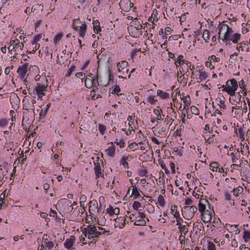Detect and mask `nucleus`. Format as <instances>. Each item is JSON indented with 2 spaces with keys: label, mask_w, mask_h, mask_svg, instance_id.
I'll use <instances>...</instances> for the list:
<instances>
[{
  "label": "nucleus",
  "mask_w": 250,
  "mask_h": 250,
  "mask_svg": "<svg viewBox=\"0 0 250 250\" xmlns=\"http://www.w3.org/2000/svg\"><path fill=\"white\" fill-rule=\"evenodd\" d=\"M139 144H141V142H139L138 144H137L136 143H133L132 144H131L130 145H129V149L132 150V151H134L135 150H136L138 148V145Z\"/></svg>",
  "instance_id": "c9c22d12"
},
{
  "label": "nucleus",
  "mask_w": 250,
  "mask_h": 250,
  "mask_svg": "<svg viewBox=\"0 0 250 250\" xmlns=\"http://www.w3.org/2000/svg\"><path fill=\"white\" fill-rule=\"evenodd\" d=\"M115 143L119 146L120 147H123L125 144L124 140L123 139H121L120 140H118V139H116Z\"/></svg>",
  "instance_id": "603ef678"
},
{
  "label": "nucleus",
  "mask_w": 250,
  "mask_h": 250,
  "mask_svg": "<svg viewBox=\"0 0 250 250\" xmlns=\"http://www.w3.org/2000/svg\"><path fill=\"white\" fill-rule=\"evenodd\" d=\"M89 212L90 214H94L96 209H97L98 212L101 210V207L98 208V204L96 200L90 201L89 203Z\"/></svg>",
  "instance_id": "6e6552de"
},
{
  "label": "nucleus",
  "mask_w": 250,
  "mask_h": 250,
  "mask_svg": "<svg viewBox=\"0 0 250 250\" xmlns=\"http://www.w3.org/2000/svg\"><path fill=\"white\" fill-rule=\"evenodd\" d=\"M230 156L231 157V161L232 163H235L236 160H238L240 158V155L238 154V156H235V154L233 152H231L230 154Z\"/></svg>",
  "instance_id": "a18cd8bd"
},
{
  "label": "nucleus",
  "mask_w": 250,
  "mask_h": 250,
  "mask_svg": "<svg viewBox=\"0 0 250 250\" xmlns=\"http://www.w3.org/2000/svg\"><path fill=\"white\" fill-rule=\"evenodd\" d=\"M243 239L245 241H248L250 239V231H248L247 230H244V234L243 236Z\"/></svg>",
  "instance_id": "e433bc0d"
},
{
  "label": "nucleus",
  "mask_w": 250,
  "mask_h": 250,
  "mask_svg": "<svg viewBox=\"0 0 250 250\" xmlns=\"http://www.w3.org/2000/svg\"><path fill=\"white\" fill-rule=\"evenodd\" d=\"M119 5L122 10L127 12L130 10L133 4L130 2V0H121L119 3Z\"/></svg>",
  "instance_id": "0eeeda50"
},
{
  "label": "nucleus",
  "mask_w": 250,
  "mask_h": 250,
  "mask_svg": "<svg viewBox=\"0 0 250 250\" xmlns=\"http://www.w3.org/2000/svg\"><path fill=\"white\" fill-rule=\"evenodd\" d=\"M199 72L200 73V75H199L200 80H201V81L205 80L208 77L207 74L205 72H202L201 70H199Z\"/></svg>",
  "instance_id": "ea45409f"
},
{
  "label": "nucleus",
  "mask_w": 250,
  "mask_h": 250,
  "mask_svg": "<svg viewBox=\"0 0 250 250\" xmlns=\"http://www.w3.org/2000/svg\"><path fill=\"white\" fill-rule=\"evenodd\" d=\"M224 196H225V200H228V201H230L231 200V194L228 191H225L224 192Z\"/></svg>",
  "instance_id": "6e6d98bb"
},
{
  "label": "nucleus",
  "mask_w": 250,
  "mask_h": 250,
  "mask_svg": "<svg viewBox=\"0 0 250 250\" xmlns=\"http://www.w3.org/2000/svg\"><path fill=\"white\" fill-rule=\"evenodd\" d=\"M76 66L74 65H72L70 66V67L68 69L67 73L65 74V77H69L72 73L75 70Z\"/></svg>",
  "instance_id": "f704fd0d"
},
{
  "label": "nucleus",
  "mask_w": 250,
  "mask_h": 250,
  "mask_svg": "<svg viewBox=\"0 0 250 250\" xmlns=\"http://www.w3.org/2000/svg\"><path fill=\"white\" fill-rule=\"evenodd\" d=\"M131 222H133L135 220L140 219L141 218V211H134L129 217Z\"/></svg>",
  "instance_id": "aec40b11"
},
{
  "label": "nucleus",
  "mask_w": 250,
  "mask_h": 250,
  "mask_svg": "<svg viewBox=\"0 0 250 250\" xmlns=\"http://www.w3.org/2000/svg\"><path fill=\"white\" fill-rule=\"evenodd\" d=\"M115 221L116 222H118L119 221L123 222L122 224L119 226L120 229H122L124 227L125 225V218L123 217H121L119 218H117L114 219Z\"/></svg>",
  "instance_id": "72a5a7b5"
},
{
  "label": "nucleus",
  "mask_w": 250,
  "mask_h": 250,
  "mask_svg": "<svg viewBox=\"0 0 250 250\" xmlns=\"http://www.w3.org/2000/svg\"><path fill=\"white\" fill-rule=\"evenodd\" d=\"M113 210L114 208L111 206H109V207L107 208L106 209L107 213H108L110 216L113 215Z\"/></svg>",
  "instance_id": "052dcab7"
},
{
  "label": "nucleus",
  "mask_w": 250,
  "mask_h": 250,
  "mask_svg": "<svg viewBox=\"0 0 250 250\" xmlns=\"http://www.w3.org/2000/svg\"><path fill=\"white\" fill-rule=\"evenodd\" d=\"M202 37L206 42H207L210 37V32L209 30L205 29L203 33Z\"/></svg>",
  "instance_id": "c85d7f7f"
},
{
  "label": "nucleus",
  "mask_w": 250,
  "mask_h": 250,
  "mask_svg": "<svg viewBox=\"0 0 250 250\" xmlns=\"http://www.w3.org/2000/svg\"><path fill=\"white\" fill-rule=\"evenodd\" d=\"M141 207V204L135 201L133 204V208L134 211H139L138 208Z\"/></svg>",
  "instance_id": "09e8293b"
},
{
  "label": "nucleus",
  "mask_w": 250,
  "mask_h": 250,
  "mask_svg": "<svg viewBox=\"0 0 250 250\" xmlns=\"http://www.w3.org/2000/svg\"><path fill=\"white\" fill-rule=\"evenodd\" d=\"M75 241V237L71 236L69 239H67L64 243V246L65 248L70 250Z\"/></svg>",
  "instance_id": "a211bd4d"
},
{
  "label": "nucleus",
  "mask_w": 250,
  "mask_h": 250,
  "mask_svg": "<svg viewBox=\"0 0 250 250\" xmlns=\"http://www.w3.org/2000/svg\"><path fill=\"white\" fill-rule=\"evenodd\" d=\"M243 189L242 187H238L236 189L234 188L231 191V193H233L234 196L237 197L243 192Z\"/></svg>",
  "instance_id": "b1692460"
},
{
  "label": "nucleus",
  "mask_w": 250,
  "mask_h": 250,
  "mask_svg": "<svg viewBox=\"0 0 250 250\" xmlns=\"http://www.w3.org/2000/svg\"><path fill=\"white\" fill-rule=\"evenodd\" d=\"M209 166L210 167L212 168V169H211L212 171H217V168H218L219 164L217 162H211Z\"/></svg>",
  "instance_id": "58836bf2"
},
{
  "label": "nucleus",
  "mask_w": 250,
  "mask_h": 250,
  "mask_svg": "<svg viewBox=\"0 0 250 250\" xmlns=\"http://www.w3.org/2000/svg\"><path fill=\"white\" fill-rule=\"evenodd\" d=\"M34 45H35V46L33 47V50L29 52L30 53H34L40 47L39 43H35Z\"/></svg>",
  "instance_id": "680f3d73"
},
{
  "label": "nucleus",
  "mask_w": 250,
  "mask_h": 250,
  "mask_svg": "<svg viewBox=\"0 0 250 250\" xmlns=\"http://www.w3.org/2000/svg\"><path fill=\"white\" fill-rule=\"evenodd\" d=\"M94 169L96 178H99L100 176L103 177L104 176V173L102 172L100 164L99 162H94Z\"/></svg>",
  "instance_id": "dca6fc26"
},
{
  "label": "nucleus",
  "mask_w": 250,
  "mask_h": 250,
  "mask_svg": "<svg viewBox=\"0 0 250 250\" xmlns=\"http://www.w3.org/2000/svg\"><path fill=\"white\" fill-rule=\"evenodd\" d=\"M183 56L182 55H180L178 56V58L176 59L175 61V64L176 65V66H180L181 64V62H183V63L186 64L187 66L186 69L188 71V63H190V62H188V61H186L183 60Z\"/></svg>",
  "instance_id": "ddd939ff"
},
{
  "label": "nucleus",
  "mask_w": 250,
  "mask_h": 250,
  "mask_svg": "<svg viewBox=\"0 0 250 250\" xmlns=\"http://www.w3.org/2000/svg\"><path fill=\"white\" fill-rule=\"evenodd\" d=\"M198 209L200 213L203 212L206 209V206L203 205L200 203L198 204Z\"/></svg>",
  "instance_id": "8fccbe9b"
},
{
  "label": "nucleus",
  "mask_w": 250,
  "mask_h": 250,
  "mask_svg": "<svg viewBox=\"0 0 250 250\" xmlns=\"http://www.w3.org/2000/svg\"><path fill=\"white\" fill-rule=\"evenodd\" d=\"M178 229L181 234H183V235H186L188 231V229L185 225H180L179 226Z\"/></svg>",
  "instance_id": "c756f323"
},
{
  "label": "nucleus",
  "mask_w": 250,
  "mask_h": 250,
  "mask_svg": "<svg viewBox=\"0 0 250 250\" xmlns=\"http://www.w3.org/2000/svg\"><path fill=\"white\" fill-rule=\"evenodd\" d=\"M159 164L161 166V167L165 170L166 174H168L169 173V171L166 165L164 164L163 161L159 162Z\"/></svg>",
  "instance_id": "de8ad7c7"
},
{
  "label": "nucleus",
  "mask_w": 250,
  "mask_h": 250,
  "mask_svg": "<svg viewBox=\"0 0 250 250\" xmlns=\"http://www.w3.org/2000/svg\"><path fill=\"white\" fill-rule=\"evenodd\" d=\"M161 111L159 109H153V113L155 115L157 116L156 119L157 120H161Z\"/></svg>",
  "instance_id": "a19ab883"
},
{
  "label": "nucleus",
  "mask_w": 250,
  "mask_h": 250,
  "mask_svg": "<svg viewBox=\"0 0 250 250\" xmlns=\"http://www.w3.org/2000/svg\"><path fill=\"white\" fill-rule=\"evenodd\" d=\"M197 208L195 206H185L182 209V214L183 217L187 220H190L194 215V213L197 211Z\"/></svg>",
  "instance_id": "20e7f679"
},
{
  "label": "nucleus",
  "mask_w": 250,
  "mask_h": 250,
  "mask_svg": "<svg viewBox=\"0 0 250 250\" xmlns=\"http://www.w3.org/2000/svg\"><path fill=\"white\" fill-rule=\"evenodd\" d=\"M19 39H15L10 42V43L12 44L15 48H18V45L20 44Z\"/></svg>",
  "instance_id": "4c0bfd02"
},
{
  "label": "nucleus",
  "mask_w": 250,
  "mask_h": 250,
  "mask_svg": "<svg viewBox=\"0 0 250 250\" xmlns=\"http://www.w3.org/2000/svg\"><path fill=\"white\" fill-rule=\"evenodd\" d=\"M120 164L124 166L125 167L128 165L127 162L126 161V160L125 159V158H122V159L121 160Z\"/></svg>",
  "instance_id": "774afa93"
},
{
  "label": "nucleus",
  "mask_w": 250,
  "mask_h": 250,
  "mask_svg": "<svg viewBox=\"0 0 250 250\" xmlns=\"http://www.w3.org/2000/svg\"><path fill=\"white\" fill-rule=\"evenodd\" d=\"M98 128L101 134L104 135L106 130V126L103 125L99 124L98 125Z\"/></svg>",
  "instance_id": "79ce46f5"
},
{
  "label": "nucleus",
  "mask_w": 250,
  "mask_h": 250,
  "mask_svg": "<svg viewBox=\"0 0 250 250\" xmlns=\"http://www.w3.org/2000/svg\"><path fill=\"white\" fill-rule=\"evenodd\" d=\"M158 201L159 205L161 207H164L165 206V200L163 196L159 195L158 198Z\"/></svg>",
  "instance_id": "49530a36"
},
{
  "label": "nucleus",
  "mask_w": 250,
  "mask_h": 250,
  "mask_svg": "<svg viewBox=\"0 0 250 250\" xmlns=\"http://www.w3.org/2000/svg\"><path fill=\"white\" fill-rule=\"evenodd\" d=\"M59 202L62 203L64 205L67 206V207L65 208V211L66 213H69L72 211L73 207V205H69V204L71 203V202L70 200L67 199H62L60 200Z\"/></svg>",
  "instance_id": "4468645a"
},
{
  "label": "nucleus",
  "mask_w": 250,
  "mask_h": 250,
  "mask_svg": "<svg viewBox=\"0 0 250 250\" xmlns=\"http://www.w3.org/2000/svg\"><path fill=\"white\" fill-rule=\"evenodd\" d=\"M111 146H108V147L105 150L107 154L110 157H113L115 154V147L114 145H113V142H111Z\"/></svg>",
  "instance_id": "412c9836"
},
{
  "label": "nucleus",
  "mask_w": 250,
  "mask_h": 250,
  "mask_svg": "<svg viewBox=\"0 0 250 250\" xmlns=\"http://www.w3.org/2000/svg\"><path fill=\"white\" fill-rule=\"evenodd\" d=\"M236 90H234L233 88H231L230 86L228 87L227 89H225V91L227 92L228 94L230 95L231 96H236V94L235 91Z\"/></svg>",
  "instance_id": "2f4dec72"
},
{
  "label": "nucleus",
  "mask_w": 250,
  "mask_h": 250,
  "mask_svg": "<svg viewBox=\"0 0 250 250\" xmlns=\"http://www.w3.org/2000/svg\"><path fill=\"white\" fill-rule=\"evenodd\" d=\"M230 83L231 85V88L234 89V90H237L238 87V83L236 80L234 79H232L230 80Z\"/></svg>",
  "instance_id": "473e14b6"
},
{
  "label": "nucleus",
  "mask_w": 250,
  "mask_h": 250,
  "mask_svg": "<svg viewBox=\"0 0 250 250\" xmlns=\"http://www.w3.org/2000/svg\"><path fill=\"white\" fill-rule=\"evenodd\" d=\"M93 29L94 32L96 34L98 33L99 31H101V28L100 27L99 21H93Z\"/></svg>",
  "instance_id": "a878e982"
},
{
  "label": "nucleus",
  "mask_w": 250,
  "mask_h": 250,
  "mask_svg": "<svg viewBox=\"0 0 250 250\" xmlns=\"http://www.w3.org/2000/svg\"><path fill=\"white\" fill-rule=\"evenodd\" d=\"M41 38H42L41 35L39 34V35H36L34 37V38L32 41V44H34L35 43H38L37 42H39L41 40Z\"/></svg>",
  "instance_id": "5fc2aeb1"
},
{
  "label": "nucleus",
  "mask_w": 250,
  "mask_h": 250,
  "mask_svg": "<svg viewBox=\"0 0 250 250\" xmlns=\"http://www.w3.org/2000/svg\"><path fill=\"white\" fill-rule=\"evenodd\" d=\"M78 20V19H75L73 20V27L74 29L76 31H79V35L80 37L82 38H83L85 36L86 31V25L84 21H83L81 26L79 27L75 25V22L77 21Z\"/></svg>",
  "instance_id": "423d86ee"
},
{
  "label": "nucleus",
  "mask_w": 250,
  "mask_h": 250,
  "mask_svg": "<svg viewBox=\"0 0 250 250\" xmlns=\"http://www.w3.org/2000/svg\"><path fill=\"white\" fill-rule=\"evenodd\" d=\"M8 124V120L6 119H2L0 120V126L4 127Z\"/></svg>",
  "instance_id": "13d9d810"
},
{
  "label": "nucleus",
  "mask_w": 250,
  "mask_h": 250,
  "mask_svg": "<svg viewBox=\"0 0 250 250\" xmlns=\"http://www.w3.org/2000/svg\"><path fill=\"white\" fill-rule=\"evenodd\" d=\"M233 31L232 28L229 26L228 30H227V33H224L223 35L222 41L224 42L225 40L229 38L233 33Z\"/></svg>",
  "instance_id": "393cba45"
},
{
  "label": "nucleus",
  "mask_w": 250,
  "mask_h": 250,
  "mask_svg": "<svg viewBox=\"0 0 250 250\" xmlns=\"http://www.w3.org/2000/svg\"><path fill=\"white\" fill-rule=\"evenodd\" d=\"M22 103L23 109L26 110H34V105L32 104V103H30V101H29V98H26V97H25L22 100Z\"/></svg>",
  "instance_id": "9d476101"
},
{
  "label": "nucleus",
  "mask_w": 250,
  "mask_h": 250,
  "mask_svg": "<svg viewBox=\"0 0 250 250\" xmlns=\"http://www.w3.org/2000/svg\"><path fill=\"white\" fill-rule=\"evenodd\" d=\"M241 35L239 33H235L232 36L225 40V41H231L234 43H236L240 40Z\"/></svg>",
  "instance_id": "6ab92c4d"
},
{
  "label": "nucleus",
  "mask_w": 250,
  "mask_h": 250,
  "mask_svg": "<svg viewBox=\"0 0 250 250\" xmlns=\"http://www.w3.org/2000/svg\"><path fill=\"white\" fill-rule=\"evenodd\" d=\"M130 181L132 184L131 187L132 188L131 195L134 196V198H136L140 195L139 192L138 191L136 186L133 185L134 184L132 183L133 180L131 179H130Z\"/></svg>",
  "instance_id": "4be33fe9"
},
{
  "label": "nucleus",
  "mask_w": 250,
  "mask_h": 250,
  "mask_svg": "<svg viewBox=\"0 0 250 250\" xmlns=\"http://www.w3.org/2000/svg\"><path fill=\"white\" fill-rule=\"evenodd\" d=\"M47 80L44 77L41 78V82H38L36 83L34 91L38 97V99L42 100V97L45 95L47 91Z\"/></svg>",
  "instance_id": "f257e3e1"
},
{
  "label": "nucleus",
  "mask_w": 250,
  "mask_h": 250,
  "mask_svg": "<svg viewBox=\"0 0 250 250\" xmlns=\"http://www.w3.org/2000/svg\"><path fill=\"white\" fill-rule=\"evenodd\" d=\"M128 62L126 61H123L119 62L117 64L118 70L123 76L120 75L119 78H123L124 76H126L128 73V69L127 68Z\"/></svg>",
  "instance_id": "39448f33"
},
{
  "label": "nucleus",
  "mask_w": 250,
  "mask_h": 250,
  "mask_svg": "<svg viewBox=\"0 0 250 250\" xmlns=\"http://www.w3.org/2000/svg\"><path fill=\"white\" fill-rule=\"evenodd\" d=\"M219 29V38L218 40L220 41V40H222V37L223 36L222 35L223 34L224 35V33H227V30H228L229 26L227 24H220L218 26Z\"/></svg>",
  "instance_id": "9b49d317"
},
{
  "label": "nucleus",
  "mask_w": 250,
  "mask_h": 250,
  "mask_svg": "<svg viewBox=\"0 0 250 250\" xmlns=\"http://www.w3.org/2000/svg\"><path fill=\"white\" fill-rule=\"evenodd\" d=\"M238 132L239 134L240 138L244 139V133L241 128L238 129Z\"/></svg>",
  "instance_id": "338daca9"
},
{
  "label": "nucleus",
  "mask_w": 250,
  "mask_h": 250,
  "mask_svg": "<svg viewBox=\"0 0 250 250\" xmlns=\"http://www.w3.org/2000/svg\"><path fill=\"white\" fill-rule=\"evenodd\" d=\"M190 110L192 113L193 114L196 115L199 114V110L195 106L192 105L190 107Z\"/></svg>",
  "instance_id": "37998d69"
},
{
  "label": "nucleus",
  "mask_w": 250,
  "mask_h": 250,
  "mask_svg": "<svg viewBox=\"0 0 250 250\" xmlns=\"http://www.w3.org/2000/svg\"><path fill=\"white\" fill-rule=\"evenodd\" d=\"M88 229V239H96L98 238L100 235L104 234H109V231L104 230L103 232H100L97 230L96 228L94 225H88L87 226Z\"/></svg>",
  "instance_id": "7ed1b4c3"
},
{
  "label": "nucleus",
  "mask_w": 250,
  "mask_h": 250,
  "mask_svg": "<svg viewBox=\"0 0 250 250\" xmlns=\"http://www.w3.org/2000/svg\"><path fill=\"white\" fill-rule=\"evenodd\" d=\"M157 94L163 99H167L169 97L168 94L164 92L162 90H158L157 91Z\"/></svg>",
  "instance_id": "bb28decb"
},
{
  "label": "nucleus",
  "mask_w": 250,
  "mask_h": 250,
  "mask_svg": "<svg viewBox=\"0 0 250 250\" xmlns=\"http://www.w3.org/2000/svg\"><path fill=\"white\" fill-rule=\"evenodd\" d=\"M177 206H172L171 207L170 210H171V212H173L174 210L175 209V213L173 214V216L177 219V225H179L180 226L181 225V223L184 222L183 219L180 217L179 213L177 210Z\"/></svg>",
  "instance_id": "f8f14e48"
},
{
  "label": "nucleus",
  "mask_w": 250,
  "mask_h": 250,
  "mask_svg": "<svg viewBox=\"0 0 250 250\" xmlns=\"http://www.w3.org/2000/svg\"><path fill=\"white\" fill-rule=\"evenodd\" d=\"M43 241L45 246V249L47 250H50L54 247V244L53 242L49 241L48 239L43 238Z\"/></svg>",
  "instance_id": "5701e85b"
},
{
  "label": "nucleus",
  "mask_w": 250,
  "mask_h": 250,
  "mask_svg": "<svg viewBox=\"0 0 250 250\" xmlns=\"http://www.w3.org/2000/svg\"><path fill=\"white\" fill-rule=\"evenodd\" d=\"M208 250H216L215 244L211 242H208Z\"/></svg>",
  "instance_id": "3c124183"
},
{
  "label": "nucleus",
  "mask_w": 250,
  "mask_h": 250,
  "mask_svg": "<svg viewBox=\"0 0 250 250\" xmlns=\"http://www.w3.org/2000/svg\"><path fill=\"white\" fill-rule=\"evenodd\" d=\"M199 203L205 206L208 205L209 208H210L208 201L207 199L204 198H201L199 201Z\"/></svg>",
  "instance_id": "864d4df0"
},
{
  "label": "nucleus",
  "mask_w": 250,
  "mask_h": 250,
  "mask_svg": "<svg viewBox=\"0 0 250 250\" xmlns=\"http://www.w3.org/2000/svg\"><path fill=\"white\" fill-rule=\"evenodd\" d=\"M120 88L118 85H115L114 87H112V88L110 90V92H111L112 94L116 93L118 96L121 95V94L120 93Z\"/></svg>",
  "instance_id": "cd10ccee"
},
{
  "label": "nucleus",
  "mask_w": 250,
  "mask_h": 250,
  "mask_svg": "<svg viewBox=\"0 0 250 250\" xmlns=\"http://www.w3.org/2000/svg\"><path fill=\"white\" fill-rule=\"evenodd\" d=\"M208 60L215 62H218L220 61V58L216 57L215 55H211L209 57Z\"/></svg>",
  "instance_id": "bf43d9fd"
},
{
  "label": "nucleus",
  "mask_w": 250,
  "mask_h": 250,
  "mask_svg": "<svg viewBox=\"0 0 250 250\" xmlns=\"http://www.w3.org/2000/svg\"><path fill=\"white\" fill-rule=\"evenodd\" d=\"M205 65L207 67H209L211 69L214 68V66L211 64V62L209 60L206 62Z\"/></svg>",
  "instance_id": "0e129e2a"
},
{
  "label": "nucleus",
  "mask_w": 250,
  "mask_h": 250,
  "mask_svg": "<svg viewBox=\"0 0 250 250\" xmlns=\"http://www.w3.org/2000/svg\"><path fill=\"white\" fill-rule=\"evenodd\" d=\"M245 48V51L247 52H249L250 51V38L249 40V42L247 41H243L240 43L239 46H237L236 49L240 51H244Z\"/></svg>",
  "instance_id": "1a4fd4ad"
},
{
  "label": "nucleus",
  "mask_w": 250,
  "mask_h": 250,
  "mask_svg": "<svg viewBox=\"0 0 250 250\" xmlns=\"http://www.w3.org/2000/svg\"><path fill=\"white\" fill-rule=\"evenodd\" d=\"M201 213L202 215V220L203 222L207 223L210 221L211 219V212L209 210L207 209Z\"/></svg>",
  "instance_id": "f3484780"
},
{
  "label": "nucleus",
  "mask_w": 250,
  "mask_h": 250,
  "mask_svg": "<svg viewBox=\"0 0 250 250\" xmlns=\"http://www.w3.org/2000/svg\"><path fill=\"white\" fill-rule=\"evenodd\" d=\"M62 36L63 34L62 33H59L58 34H57L54 38V42L55 43V44H58L61 40Z\"/></svg>",
  "instance_id": "7c9ffc66"
},
{
  "label": "nucleus",
  "mask_w": 250,
  "mask_h": 250,
  "mask_svg": "<svg viewBox=\"0 0 250 250\" xmlns=\"http://www.w3.org/2000/svg\"><path fill=\"white\" fill-rule=\"evenodd\" d=\"M27 64H24L21 66H20L18 70L17 73H18L21 79H23L27 72Z\"/></svg>",
  "instance_id": "2eb2a0df"
},
{
  "label": "nucleus",
  "mask_w": 250,
  "mask_h": 250,
  "mask_svg": "<svg viewBox=\"0 0 250 250\" xmlns=\"http://www.w3.org/2000/svg\"><path fill=\"white\" fill-rule=\"evenodd\" d=\"M189 100L190 98L189 96L183 97V103L185 105L184 108H185L186 106H188L190 104Z\"/></svg>",
  "instance_id": "c03bdc74"
},
{
  "label": "nucleus",
  "mask_w": 250,
  "mask_h": 250,
  "mask_svg": "<svg viewBox=\"0 0 250 250\" xmlns=\"http://www.w3.org/2000/svg\"><path fill=\"white\" fill-rule=\"evenodd\" d=\"M46 114V112L44 111V109H42L40 113V119L42 120L44 119Z\"/></svg>",
  "instance_id": "e2e57ef3"
},
{
  "label": "nucleus",
  "mask_w": 250,
  "mask_h": 250,
  "mask_svg": "<svg viewBox=\"0 0 250 250\" xmlns=\"http://www.w3.org/2000/svg\"><path fill=\"white\" fill-rule=\"evenodd\" d=\"M87 197L85 195H82L80 199V204H82V203H85V202L86 201Z\"/></svg>",
  "instance_id": "69168bd1"
},
{
  "label": "nucleus",
  "mask_w": 250,
  "mask_h": 250,
  "mask_svg": "<svg viewBox=\"0 0 250 250\" xmlns=\"http://www.w3.org/2000/svg\"><path fill=\"white\" fill-rule=\"evenodd\" d=\"M92 73H89L85 79V85L88 88H91L93 87V90L98 89V86L99 85V76L98 71L96 72L95 76H92Z\"/></svg>",
  "instance_id": "f03ea898"
},
{
  "label": "nucleus",
  "mask_w": 250,
  "mask_h": 250,
  "mask_svg": "<svg viewBox=\"0 0 250 250\" xmlns=\"http://www.w3.org/2000/svg\"><path fill=\"white\" fill-rule=\"evenodd\" d=\"M38 7V8L39 9H41V10H42L43 8V6L42 4H37L36 5H34L32 7V9H31V12H34V11H35V7Z\"/></svg>",
  "instance_id": "4d7b16f0"
}]
</instances>
